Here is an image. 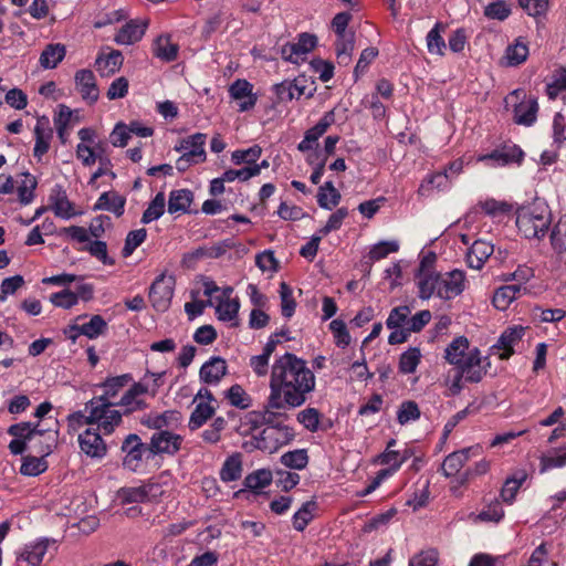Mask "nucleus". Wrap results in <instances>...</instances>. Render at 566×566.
Masks as SVG:
<instances>
[{"instance_id":"3","label":"nucleus","mask_w":566,"mask_h":566,"mask_svg":"<svg viewBox=\"0 0 566 566\" xmlns=\"http://www.w3.org/2000/svg\"><path fill=\"white\" fill-rule=\"evenodd\" d=\"M465 273L452 270L446 273H424L417 281L418 295L421 300L437 296L448 301L460 295L465 289Z\"/></svg>"},{"instance_id":"12","label":"nucleus","mask_w":566,"mask_h":566,"mask_svg":"<svg viewBox=\"0 0 566 566\" xmlns=\"http://www.w3.org/2000/svg\"><path fill=\"white\" fill-rule=\"evenodd\" d=\"M229 95L238 102L239 112L252 109L258 101L256 95L253 93V85L243 78L235 80L230 85Z\"/></svg>"},{"instance_id":"44","label":"nucleus","mask_w":566,"mask_h":566,"mask_svg":"<svg viewBox=\"0 0 566 566\" xmlns=\"http://www.w3.org/2000/svg\"><path fill=\"white\" fill-rule=\"evenodd\" d=\"M272 472L268 469H259L248 474L244 479V486L252 491L266 488L272 482Z\"/></svg>"},{"instance_id":"22","label":"nucleus","mask_w":566,"mask_h":566,"mask_svg":"<svg viewBox=\"0 0 566 566\" xmlns=\"http://www.w3.org/2000/svg\"><path fill=\"white\" fill-rule=\"evenodd\" d=\"M227 374V363L221 357H211L199 371L200 380L208 385H217Z\"/></svg>"},{"instance_id":"62","label":"nucleus","mask_w":566,"mask_h":566,"mask_svg":"<svg viewBox=\"0 0 566 566\" xmlns=\"http://www.w3.org/2000/svg\"><path fill=\"white\" fill-rule=\"evenodd\" d=\"M439 553L434 548H428L412 556L408 566H437Z\"/></svg>"},{"instance_id":"56","label":"nucleus","mask_w":566,"mask_h":566,"mask_svg":"<svg viewBox=\"0 0 566 566\" xmlns=\"http://www.w3.org/2000/svg\"><path fill=\"white\" fill-rule=\"evenodd\" d=\"M227 398L230 403L240 409H247L251 406V397L240 385H233L227 391Z\"/></svg>"},{"instance_id":"7","label":"nucleus","mask_w":566,"mask_h":566,"mask_svg":"<svg viewBox=\"0 0 566 566\" xmlns=\"http://www.w3.org/2000/svg\"><path fill=\"white\" fill-rule=\"evenodd\" d=\"M52 408L49 401L38 406V436L46 439V454H50L57 443L59 422L53 417H46Z\"/></svg>"},{"instance_id":"11","label":"nucleus","mask_w":566,"mask_h":566,"mask_svg":"<svg viewBox=\"0 0 566 566\" xmlns=\"http://www.w3.org/2000/svg\"><path fill=\"white\" fill-rule=\"evenodd\" d=\"M458 371L464 377L465 381L479 382L486 374V369L482 366L481 353L478 348L468 352L465 359L459 364Z\"/></svg>"},{"instance_id":"13","label":"nucleus","mask_w":566,"mask_h":566,"mask_svg":"<svg viewBox=\"0 0 566 566\" xmlns=\"http://www.w3.org/2000/svg\"><path fill=\"white\" fill-rule=\"evenodd\" d=\"M525 329L526 328L521 325L507 327L503 331L492 349L501 350V353H499L501 359H509L514 354V346L522 340Z\"/></svg>"},{"instance_id":"14","label":"nucleus","mask_w":566,"mask_h":566,"mask_svg":"<svg viewBox=\"0 0 566 566\" xmlns=\"http://www.w3.org/2000/svg\"><path fill=\"white\" fill-rule=\"evenodd\" d=\"M481 451L479 446L464 448L450 453L441 464V472L446 478L455 475L471 455H478Z\"/></svg>"},{"instance_id":"5","label":"nucleus","mask_w":566,"mask_h":566,"mask_svg":"<svg viewBox=\"0 0 566 566\" xmlns=\"http://www.w3.org/2000/svg\"><path fill=\"white\" fill-rule=\"evenodd\" d=\"M295 438V432L290 426L266 427L253 436L254 447L263 452H276L283 446L289 444Z\"/></svg>"},{"instance_id":"34","label":"nucleus","mask_w":566,"mask_h":566,"mask_svg":"<svg viewBox=\"0 0 566 566\" xmlns=\"http://www.w3.org/2000/svg\"><path fill=\"white\" fill-rule=\"evenodd\" d=\"M355 48L354 33L337 35L335 41V53L337 63L347 66L352 62V54Z\"/></svg>"},{"instance_id":"27","label":"nucleus","mask_w":566,"mask_h":566,"mask_svg":"<svg viewBox=\"0 0 566 566\" xmlns=\"http://www.w3.org/2000/svg\"><path fill=\"white\" fill-rule=\"evenodd\" d=\"M530 54L526 41L523 38H517L510 44L503 56V64L505 66H517L524 63Z\"/></svg>"},{"instance_id":"63","label":"nucleus","mask_w":566,"mask_h":566,"mask_svg":"<svg viewBox=\"0 0 566 566\" xmlns=\"http://www.w3.org/2000/svg\"><path fill=\"white\" fill-rule=\"evenodd\" d=\"M348 210L344 207L338 208L335 212H333L326 224L318 230V233L323 237L327 235L329 232L338 230L342 227L343 221L347 218Z\"/></svg>"},{"instance_id":"64","label":"nucleus","mask_w":566,"mask_h":566,"mask_svg":"<svg viewBox=\"0 0 566 566\" xmlns=\"http://www.w3.org/2000/svg\"><path fill=\"white\" fill-rule=\"evenodd\" d=\"M520 7L531 17H541L546 14L549 0H518Z\"/></svg>"},{"instance_id":"16","label":"nucleus","mask_w":566,"mask_h":566,"mask_svg":"<svg viewBox=\"0 0 566 566\" xmlns=\"http://www.w3.org/2000/svg\"><path fill=\"white\" fill-rule=\"evenodd\" d=\"M78 444L87 457L103 458L106 454V444L101 438V434L93 429H86L78 436Z\"/></svg>"},{"instance_id":"17","label":"nucleus","mask_w":566,"mask_h":566,"mask_svg":"<svg viewBox=\"0 0 566 566\" xmlns=\"http://www.w3.org/2000/svg\"><path fill=\"white\" fill-rule=\"evenodd\" d=\"M306 80L295 78L294 81H283L274 85V91L279 102H290L294 98L298 99L301 96H311L312 92H306Z\"/></svg>"},{"instance_id":"33","label":"nucleus","mask_w":566,"mask_h":566,"mask_svg":"<svg viewBox=\"0 0 566 566\" xmlns=\"http://www.w3.org/2000/svg\"><path fill=\"white\" fill-rule=\"evenodd\" d=\"M242 454L237 452L226 459L219 475L221 481L228 483L239 480L242 475Z\"/></svg>"},{"instance_id":"31","label":"nucleus","mask_w":566,"mask_h":566,"mask_svg":"<svg viewBox=\"0 0 566 566\" xmlns=\"http://www.w3.org/2000/svg\"><path fill=\"white\" fill-rule=\"evenodd\" d=\"M450 176L447 171H438L427 176L421 182L418 195L428 196L431 190H447L450 188Z\"/></svg>"},{"instance_id":"53","label":"nucleus","mask_w":566,"mask_h":566,"mask_svg":"<svg viewBox=\"0 0 566 566\" xmlns=\"http://www.w3.org/2000/svg\"><path fill=\"white\" fill-rule=\"evenodd\" d=\"M280 297L282 315L290 318L295 312L296 303L293 297L292 289L285 282L280 284Z\"/></svg>"},{"instance_id":"23","label":"nucleus","mask_w":566,"mask_h":566,"mask_svg":"<svg viewBox=\"0 0 566 566\" xmlns=\"http://www.w3.org/2000/svg\"><path fill=\"white\" fill-rule=\"evenodd\" d=\"M126 198L116 191H106L103 192L97 201L95 202L93 209L96 210H105L113 212L116 217H122L125 211Z\"/></svg>"},{"instance_id":"49","label":"nucleus","mask_w":566,"mask_h":566,"mask_svg":"<svg viewBox=\"0 0 566 566\" xmlns=\"http://www.w3.org/2000/svg\"><path fill=\"white\" fill-rule=\"evenodd\" d=\"M410 313L411 308L407 305L392 308L386 321L387 327L389 329L406 328Z\"/></svg>"},{"instance_id":"28","label":"nucleus","mask_w":566,"mask_h":566,"mask_svg":"<svg viewBox=\"0 0 566 566\" xmlns=\"http://www.w3.org/2000/svg\"><path fill=\"white\" fill-rule=\"evenodd\" d=\"M164 375L165 373H150L147 371L144 377L135 382L132 387L135 392L142 395H149L155 397L159 390V388L164 385Z\"/></svg>"},{"instance_id":"46","label":"nucleus","mask_w":566,"mask_h":566,"mask_svg":"<svg viewBox=\"0 0 566 566\" xmlns=\"http://www.w3.org/2000/svg\"><path fill=\"white\" fill-rule=\"evenodd\" d=\"M335 122V115L334 112H327L323 115V117L317 122L315 126L307 129L305 132L304 137H306L308 140H311L313 144L317 146V140L321 136L325 134L327 128L333 125Z\"/></svg>"},{"instance_id":"8","label":"nucleus","mask_w":566,"mask_h":566,"mask_svg":"<svg viewBox=\"0 0 566 566\" xmlns=\"http://www.w3.org/2000/svg\"><path fill=\"white\" fill-rule=\"evenodd\" d=\"M149 451V444L142 442L136 433L128 434L122 443V452L124 453L123 465L129 471H137L143 462V457Z\"/></svg>"},{"instance_id":"52","label":"nucleus","mask_w":566,"mask_h":566,"mask_svg":"<svg viewBox=\"0 0 566 566\" xmlns=\"http://www.w3.org/2000/svg\"><path fill=\"white\" fill-rule=\"evenodd\" d=\"M176 413V411L168 410L163 413L147 415L142 419L140 422L147 428L160 431L163 428L169 424L170 420L174 419Z\"/></svg>"},{"instance_id":"50","label":"nucleus","mask_w":566,"mask_h":566,"mask_svg":"<svg viewBox=\"0 0 566 566\" xmlns=\"http://www.w3.org/2000/svg\"><path fill=\"white\" fill-rule=\"evenodd\" d=\"M421 354L419 348L411 347L401 354L399 359V370L402 374H412L416 371L420 363Z\"/></svg>"},{"instance_id":"26","label":"nucleus","mask_w":566,"mask_h":566,"mask_svg":"<svg viewBox=\"0 0 566 566\" xmlns=\"http://www.w3.org/2000/svg\"><path fill=\"white\" fill-rule=\"evenodd\" d=\"M145 30V23H139L135 20H132L117 32L114 41L119 45L134 44L143 38Z\"/></svg>"},{"instance_id":"9","label":"nucleus","mask_w":566,"mask_h":566,"mask_svg":"<svg viewBox=\"0 0 566 566\" xmlns=\"http://www.w3.org/2000/svg\"><path fill=\"white\" fill-rule=\"evenodd\" d=\"M182 443L181 436L168 430H160L155 432L150 438L149 452L151 454H176Z\"/></svg>"},{"instance_id":"39","label":"nucleus","mask_w":566,"mask_h":566,"mask_svg":"<svg viewBox=\"0 0 566 566\" xmlns=\"http://www.w3.org/2000/svg\"><path fill=\"white\" fill-rule=\"evenodd\" d=\"M153 53L163 61H174L178 54V45L170 41L169 36L160 35L153 45Z\"/></svg>"},{"instance_id":"1","label":"nucleus","mask_w":566,"mask_h":566,"mask_svg":"<svg viewBox=\"0 0 566 566\" xmlns=\"http://www.w3.org/2000/svg\"><path fill=\"white\" fill-rule=\"evenodd\" d=\"M315 384V376L306 361L292 353L280 356L272 365L269 388L276 402L282 399L290 408H298L306 402Z\"/></svg>"},{"instance_id":"45","label":"nucleus","mask_w":566,"mask_h":566,"mask_svg":"<svg viewBox=\"0 0 566 566\" xmlns=\"http://www.w3.org/2000/svg\"><path fill=\"white\" fill-rule=\"evenodd\" d=\"M551 243L556 252H566V213L554 226L551 232Z\"/></svg>"},{"instance_id":"48","label":"nucleus","mask_w":566,"mask_h":566,"mask_svg":"<svg viewBox=\"0 0 566 566\" xmlns=\"http://www.w3.org/2000/svg\"><path fill=\"white\" fill-rule=\"evenodd\" d=\"M281 463L286 468L302 470L308 463V455L305 449H296L285 452L281 457Z\"/></svg>"},{"instance_id":"61","label":"nucleus","mask_w":566,"mask_h":566,"mask_svg":"<svg viewBox=\"0 0 566 566\" xmlns=\"http://www.w3.org/2000/svg\"><path fill=\"white\" fill-rule=\"evenodd\" d=\"M329 329L334 335L335 344L338 347H346L350 343V335L347 331L346 324L342 319H334L329 323Z\"/></svg>"},{"instance_id":"30","label":"nucleus","mask_w":566,"mask_h":566,"mask_svg":"<svg viewBox=\"0 0 566 566\" xmlns=\"http://www.w3.org/2000/svg\"><path fill=\"white\" fill-rule=\"evenodd\" d=\"M193 200V193L188 189H177L169 193L168 199V212L174 213H186Z\"/></svg>"},{"instance_id":"36","label":"nucleus","mask_w":566,"mask_h":566,"mask_svg":"<svg viewBox=\"0 0 566 566\" xmlns=\"http://www.w3.org/2000/svg\"><path fill=\"white\" fill-rule=\"evenodd\" d=\"M447 25L442 22H437L433 28L428 32L426 41L427 49L430 54L444 55V50L447 48L444 39L441 33L444 32Z\"/></svg>"},{"instance_id":"51","label":"nucleus","mask_w":566,"mask_h":566,"mask_svg":"<svg viewBox=\"0 0 566 566\" xmlns=\"http://www.w3.org/2000/svg\"><path fill=\"white\" fill-rule=\"evenodd\" d=\"M116 406L125 407L126 412L144 410L147 408L145 400L139 398L138 392H135L133 387L123 395V397L116 402Z\"/></svg>"},{"instance_id":"32","label":"nucleus","mask_w":566,"mask_h":566,"mask_svg":"<svg viewBox=\"0 0 566 566\" xmlns=\"http://www.w3.org/2000/svg\"><path fill=\"white\" fill-rule=\"evenodd\" d=\"M469 350V340L464 336H459L444 349V358L449 364L458 366L465 359Z\"/></svg>"},{"instance_id":"42","label":"nucleus","mask_w":566,"mask_h":566,"mask_svg":"<svg viewBox=\"0 0 566 566\" xmlns=\"http://www.w3.org/2000/svg\"><path fill=\"white\" fill-rule=\"evenodd\" d=\"M51 207L55 213L62 218L73 216L72 205L67 200L66 195L60 187H55L50 196Z\"/></svg>"},{"instance_id":"18","label":"nucleus","mask_w":566,"mask_h":566,"mask_svg":"<svg viewBox=\"0 0 566 566\" xmlns=\"http://www.w3.org/2000/svg\"><path fill=\"white\" fill-rule=\"evenodd\" d=\"M527 292V287L522 284L503 285L495 290L492 303L497 310L505 311L513 301Z\"/></svg>"},{"instance_id":"60","label":"nucleus","mask_w":566,"mask_h":566,"mask_svg":"<svg viewBox=\"0 0 566 566\" xmlns=\"http://www.w3.org/2000/svg\"><path fill=\"white\" fill-rule=\"evenodd\" d=\"M511 14V8L503 0H497L484 8V15L489 19L504 21Z\"/></svg>"},{"instance_id":"25","label":"nucleus","mask_w":566,"mask_h":566,"mask_svg":"<svg viewBox=\"0 0 566 566\" xmlns=\"http://www.w3.org/2000/svg\"><path fill=\"white\" fill-rule=\"evenodd\" d=\"M538 104L536 98L530 97L515 105L514 120L516 124L531 126L536 120Z\"/></svg>"},{"instance_id":"57","label":"nucleus","mask_w":566,"mask_h":566,"mask_svg":"<svg viewBox=\"0 0 566 566\" xmlns=\"http://www.w3.org/2000/svg\"><path fill=\"white\" fill-rule=\"evenodd\" d=\"M261 154L262 148L259 145H254L248 149L234 150L231 155V160L235 165H240L242 163L251 165L260 158Z\"/></svg>"},{"instance_id":"20","label":"nucleus","mask_w":566,"mask_h":566,"mask_svg":"<svg viewBox=\"0 0 566 566\" xmlns=\"http://www.w3.org/2000/svg\"><path fill=\"white\" fill-rule=\"evenodd\" d=\"M523 151L516 145L504 146L489 155L482 156L480 160L492 161L493 167L505 166L509 164H520L523 159Z\"/></svg>"},{"instance_id":"29","label":"nucleus","mask_w":566,"mask_h":566,"mask_svg":"<svg viewBox=\"0 0 566 566\" xmlns=\"http://www.w3.org/2000/svg\"><path fill=\"white\" fill-rule=\"evenodd\" d=\"M123 54L118 50H112L106 56H98L95 62L97 72L102 76H111L123 65Z\"/></svg>"},{"instance_id":"24","label":"nucleus","mask_w":566,"mask_h":566,"mask_svg":"<svg viewBox=\"0 0 566 566\" xmlns=\"http://www.w3.org/2000/svg\"><path fill=\"white\" fill-rule=\"evenodd\" d=\"M492 253V244L483 240H476L467 253V263L471 269L480 270Z\"/></svg>"},{"instance_id":"6","label":"nucleus","mask_w":566,"mask_h":566,"mask_svg":"<svg viewBox=\"0 0 566 566\" xmlns=\"http://www.w3.org/2000/svg\"><path fill=\"white\" fill-rule=\"evenodd\" d=\"M176 280L174 275L159 274L151 283L148 292V298L156 312L164 313L168 311L174 297Z\"/></svg>"},{"instance_id":"2","label":"nucleus","mask_w":566,"mask_h":566,"mask_svg":"<svg viewBox=\"0 0 566 566\" xmlns=\"http://www.w3.org/2000/svg\"><path fill=\"white\" fill-rule=\"evenodd\" d=\"M130 380L129 374L107 378L102 384L104 394L92 398L85 405V423H96L97 429L104 434L112 433L122 421V413L115 409L117 401H114V398Z\"/></svg>"},{"instance_id":"37","label":"nucleus","mask_w":566,"mask_h":566,"mask_svg":"<svg viewBox=\"0 0 566 566\" xmlns=\"http://www.w3.org/2000/svg\"><path fill=\"white\" fill-rule=\"evenodd\" d=\"M340 198V193L333 181H326L318 188L317 203L323 209L332 210L339 203Z\"/></svg>"},{"instance_id":"47","label":"nucleus","mask_w":566,"mask_h":566,"mask_svg":"<svg viewBox=\"0 0 566 566\" xmlns=\"http://www.w3.org/2000/svg\"><path fill=\"white\" fill-rule=\"evenodd\" d=\"M321 418L322 413L313 407L301 410L296 416L297 421L310 432H316L319 429Z\"/></svg>"},{"instance_id":"58","label":"nucleus","mask_w":566,"mask_h":566,"mask_svg":"<svg viewBox=\"0 0 566 566\" xmlns=\"http://www.w3.org/2000/svg\"><path fill=\"white\" fill-rule=\"evenodd\" d=\"M419 418V407L415 401L411 400L403 401L397 411V420L402 426L408 423L409 421L418 420Z\"/></svg>"},{"instance_id":"41","label":"nucleus","mask_w":566,"mask_h":566,"mask_svg":"<svg viewBox=\"0 0 566 566\" xmlns=\"http://www.w3.org/2000/svg\"><path fill=\"white\" fill-rule=\"evenodd\" d=\"M316 509L317 503L315 501H307L303 503L292 517L293 527L298 532H303L314 518V512Z\"/></svg>"},{"instance_id":"35","label":"nucleus","mask_w":566,"mask_h":566,"mask_svg":"<svg viewBox=\"0 0 566 566\" xmlns=\"http://www.w3.org/2000/svg\"><path fill=\"white\" fill-rule=\"evenodd\" d=\"M66 53L65 46L61 43L48 44L40 55V64L43 69H55L64 59Z\"/></svg>"},{"instance_id":"19","label":"nucleus","mask_w":566,"mask_h":566,"mask_svg":"<svg viewBox=\"0 0 566 566\" xmlns=\"http://www.w3.org/2000/svg\"><path fill=\"white\" fill-rule=\"evenodd\" d=\"M161 493L159 485L148 483L140 486L123 488L118 492V496L123 503H140L147 501L150 496Z\"/></svg>"},{"instance_id":"55","label":"nucleus","mask_w":566,"mask_h":566,"mask_svg":"<svg viewBox=\"0 0 566 566\" xmlns=\"http://www.w3.org/2000/svg\"><path fill=\"white\" fill-rule=\"evenodd\" d=\"M147 231L144 228L129 231L122 251L123 256L127 258L146 240Z\"/></svg>"},{"instance_id":"15","label":"nucleus","mask_w":566,"mask_h":566,"mask_svg":"<svg viewBox=\"0 0 566 566\" xmlns=\"http://www.w3.org/2000/svg\"><path fill=\"white\" fill-rule=\"evenodd\" d=\"M275 399L274 395L270 392L261 410L265 420L264 426L266 427L284 426L283 421L289 419V415L285 410L291 409L290 405L282 399L281 402H276Z\"/></svg>"},{"instance_id":"43","label":"nucleus","mask_w":566,"mask_h":566,"mask_svg":"<svg viewBox=\"0 0 566 566\" xmlns=\"http://www.w3.org/2000/svg\"><path fill=\"white\" fill-rule=\"evenodd\" d=\"M166 198L164 192H158L155 198L150 201L146 210L142 216V223L148 224L155 220H158L165 212Z\"/></svg>"},{"instance_id":"4","label":"nucleus","mask_w":566,"mask_h":566,"mask_svg":"<svg viewBox=\"0 0 566 566\" xmlns=\"http://www.w3.org/2000/svg\"><path fill=\"white\" fill-rule=\"evenodd\" d=\"M551 224V214L545 207H522L517 210L516 227L526 239L543 238Z\"/></svg>"},{"instance_id":"59","label":"nucleus","mask_w":566,"mask_h":566,"mask_svg":"<svg viewBox=\"0 0 566 566\" xmlns=\"http://www.w3.org/2000/svg\"><path fill=\"white\" fill-rule=\"evenodd\" d=\"M504 516V510L499 500L489 503L476 516L482 522L499 523Z\"/></svg>"},{"instance_id":"21","label":"nucleus","mask_w":566,"mask_h":566,"mask_svg":"<svg viewBox=\"0 0 566 566\" xmlns=\"http://www.w3.org/2000/svg\"><path fill=\"white\" fill-rule=\"evenodd\" d=\"M75 83L83 99L93 104L98 99L95 75L91 70H80L75 74Z\"/></svg>"},{"instance_id":"10","label":"nucleus","mask_w":566,"mask_h":566,"mask_svg":"<svg viewBox=\"0 0 566 566\" xmlns=\"http://www.w3.org/2000/svg\"><path fill=\"white\" fill-rule=\"evenodd\" d=\"M206 139V134L196 133L181 139L179 144L175 146V150L185 154L187 158H190V161H193L197 165L205 163L207 159L205 150Z\"/></svg>"},{"instance_id":"54","label":"nucleus","mask_w":566,"mask_h":566,"mask_svg":"<svg viewBox=\"0 0 566 566\" xmlns=\"http://www.w3.org/2000/svg\"><path fill=\"white\" fill-rule=\"evenodd\" d=\"M240 308V303L237 298L234 300H222L216 307L218 318L223 322L232 321L237 317Z\"/></svg>"},{"instance_id":"38","label":"nucleus","mask_w":566,"mask_h":566,"mask_svg":"<svg viewBox=\"0 0 566 566\" xmlns=\"http://www.w3.org/2000/svg\"><path fill=\"white\" fill-rule=\"evenodd\" d=\"M195 403L196 408L190 416L188 424L190 430L199 429L208 419L213 416L216 411L214 403L210 401H199Z\"/></svg>"},{"instance_id":"40","label":"nucleus","mask_w":566,"mask_h":566,"mask_svg":"<svg viewBox=\"0 0 566 566\" xmlns=\"http://www.w3.org/2000/svg\"><path fill=\"white\" fill-rule=\"evenodd\" d=\"M107 328V323L101 315H94L88 322L72 327L76 334L85 335L88 338H96Z\"/></svg>"}]
</instances>
